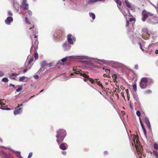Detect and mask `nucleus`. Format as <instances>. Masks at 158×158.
<instances>
[{
    "label": "nucleus",
    "instance_id": "nucleus-6",
    "mask_svg": "<svg viewBox=\"0 0 158 158\" xmlns=\"http://www.w3.org/2000/svg\"><path fill=\"white\" fill-rule=\"evenodd\" d=\"M22 108H19L17 106L15 108V110L14 111V114L15 115L18 114L20 113L22 110Z\"/></svg>",
    "mask_w": 158,
    "mask_h": 158
},
{
    "label": "nucleus",
    "instance_id": "nucleus-8",
    "mask_svg": "<svg viewBox=\"0 0 158 158\" xmlns=\"http://www.w3.org/2000/svg\"><path fill=\"white\" fill-rule=\"evenodd\" d=\"M47 63L46 61H42L41 63V67L40 68V69H42L43 68V70L47 68Z\"/></svg>",
    "mask_w": 158,
    "mask_h": 158
},
{
    "label": "nucleus",
    "instance_id": "nucleus-5",
    "mask_svg": "<svg viewBox=\"0 0 158 158\" xmlns=\"http://www.w3.org/2000/svg\"><path fill=\"white\" fill-rule=\"evenodd\" d=\"M27 0H23L20 7L23 10H27L28 9V5L26 3Z\"/></svg>",
    "mask_w": 158,
    "mask_h": 158
},
{
    "label": "nucleus",
    "instance_id": "nucleus-28",
    "mask_svg": "<svg viewBox=\"0 0 158 158\" xmlns=\"http://www.w3.org/2000/svg\"><path fill=\"white\" fill-rule=\"evenodd\" d=\"M34 56L35 59H37L38 58V54L37 52H35Z\"/></svg>",
    "mask_w": 158,
    "mask_h": 158
},
{
    "label": "nucleus",
    "instance_id": "nucleus-18",
    "mask_svg": "<svg viewBox=\"0 0 158 158\" xmlns=\"http://www.w3.org/2000/svg\"><path fill=\"white\" fill-rule=\"evenodd\" d=\"M89 15L90 17L92 18L93 20H94L95 18V15L93 13H89Z\"/></svg>",
    "mask_w": 158,
    "mask_h": 158
},
{
    "label": "nucleus",
    "instance_id": "nucleus-19",
    "mask_svg": "<svg viewBox=\"0 0 158 158\" xmlns=\"http://www.w3.org/2000/svg\"><path fill=\"white\" fill-rule=\"evenodd\" d=\"M88 80H89L90 81L92 84L95 83L96 82V81H95V80H94L93 78H89H89H88Z\"/></svg>",
    "mask_w": 158,
    "mask_h": 158
},
{
    "label": "nucleus",
    "instance_id": "nucleus-63",
    "mask_svg": "<svg viewBox=\"0 0 158 158\" xmlns=\"http://www.w3.org/2000/svg\"><path fill=\"white\" fill-rule=\"evenodd\" d=\"M121 96L123 97L124 98V93H123V92H121Z\"/></svg>",
    "mask_w": 158,
    "mask_h": 158
},
{
    "label": "nucleus",
    "instance_id": "nucleus-3",
    "mask_svg": "<svg viewBox=\"0 0 158 158\" xmlns=\"http://www.w3.org/2000/svg\"><path fill=\"white\" fill-rule=\"evenodd\" d=\"M142 15L143 17L142 20V21H145L148 16H152L153 15V14L151 13L148 12L146 10H144L142 12Z\"/></svg>",
    "mask_w": 158,
    "mask_h": 158
},
{
    "label": "nucleus",
    "instance_id": "nucleus-57",
    "mask_svg": "<svg viewBox=\"0 0 158 158\" xmlns=\"http://www.w3.org/2000/svg\"><path fill=\"white\" fill-rule=\"evenodd\" d=\"M134 20V19L133 18H131L129 19V21L130 22H131Z\"/></svg>",
    "mask_w": 158,
    "mask_h": 158
},
{
    "label": "nucleus",
    "instance_id": "nucleus-51",
    "mask_svg": "<svg viewBox=\"0 0 158 158\" xmlns=\"http://www.w3.org/2000/svg\"><path fill=\"white\" fill-rule=\"evenodd\" d=\"M67 46V44L66 43H64L63 45V47L64 48H66Z\"/></svg>",
    "mask_w": 158,
    "mask_h": 158
},
{
    "label": "nucleus",
    "instance_id": "nucleus-32",
    "mask_svg": "<svg viewBox=\"0 0 158 158\" xmlns=\"http://www.w3.org/2000/svg\"><path fill=\"white\" fill-rule=\"evenodd\" d=\"M16 154L17 156L19 157H20L21 156V155H20V152H16Z\"/></svg>",
    "mask_w": 158,
    "mask_h": 158
},
{
    "label": "nucleus",
    "instance_id": "nucleus-24",
    "mask_svg": "<svg viewBox=\"0 0 158 158\" xmlns=\"http://www.w3.org/2000/svg\"><path fill=\"white\" fill-rule=\"evenodd\" d=\"M135 147L136 148V150L138 154V155H139L141 153L140 151H139V148L138 146L136 145H135Z\"/></svg>",
    "mask_w": 158,
    "mask_h": 158
},
{
    "label": "nucleus",
    "instance_id": "nucleus-45",
    "mask_svg": "<svg viewBox=\"0 0 158 158\" xmlns=\"http://www.w3.org/2000/svg\"><path fill=\"white\" fill-rule=\"evenodd\" d=\"M105 71L106 73L107 74H109L110 72V70L109 69H105Z\"/></svg>",
    "mask_w": 158,
    "mask_h": 158
},
{
    "label": "nucleus",
    "instance_id": "nucleus-62",
    "mask_svg": "<svg viewBox=\"0 0 158 158\" xmlns=\"http://www.w3.org/2000/svg\"><path fill=\"white\" fill-rule=\"evenodd\" d=\"M37 48H38V47H37V46H35L34 47V49H35V51L36 50H37Z\"/></svg>",
    "mask_w": 158,
    "mask_h": 158
},
{
    "label": "nucleus",
    "instance_id": "nucleus-4",
    "mask_svg": "<svg viewBox=\"0 0 158 158\" xmlns=\"http://www.w3.org/2000/svg\"><path fill=\"white\" fill-rule=\"evenodd\" d=\"M76 74H80L81 76H83L85 78L83 79V80L84 81L86 82L88 80V78H89V76L88 75V72H86L85 73L83 72H80L79 71H77L75 72Z\"/></svg>",
    "mask_w": 158,
    "mask_h": 158
},
{
    "label": "nucleus",
    "instance_id": "nucleus-41",
    "mask_svg": "<svg viewBox=\"0 0 158 158\" xmlns=\"http://www.w3.org/2000/svg\"><path fill=\"white\" fill-rule=\"evenodd\" d=\"M19 75V74L15 73H12L11 74V77L13 76H16Z\"/></svg>",
    "mask_w": 158,
    "mask_h": 158
},
{
    "label": "nucleus",
    "instance_id": "nucleus-26",
    "mask_svg": "<svg viewBox=\"0 0 158 158\" xmlns=\"http://www.w3.org/2000/svg\"><path fill=\"white\" fill-rule=\"evenodd\" d=\"M97 84L100 87L102 88V89L103 88V87L101 83H100V81H97Z\"/></svg>",
    "mask_w": 158,
    "mask_h": 158
},
{
    "label": "nucleus",
    "instance_id": "nucleus-9",
    "mask_svg": "<svg viewBox=\"0 0 158 158\" xmlns=\"http://www.w3.org/2000/svg\"><path fill=\"white\" fill-rule=\"evenodd\" d=\"M76 41V38L74 36L70 35V44H73Z\"/></svg>",
    "mask_w": 158,
    "mask_h": 158
},
{
    "label": "nucleus",
    "instance_id": "nucleus-10",
    "mask_svg": "<svg viewBox=\"0 0 158 158\" xmlns=\"http://www.w3.org/2000/svg\"><path fill=\"white\" fill-rule=\"evenodd\" d=\"M63 33V31L62 30H57L56 31V34L58 36H61Z\"/></svg>",
    "mask_w": 158,
    "mask_h": 158
},
{
    "label": "nucleus",
    "instance_id": "nucleus-56",
    "mask_svg": "<svg viewBox=\"0 0 158 158\" xmlns=\"http://www.w3.org/2000/svg\"><path fill=\"white\" fill-rule=\"evenodd\" d=\"M34 78L35 79H37L39 78V76L38 75H36L34 76Z\"/></svg>",
    "mask_w": 158,
    "mask_h": 158
},
{
    "label": "nucleus",
    "instance_id": "nucleus-11",
    "mask_svg": "<svg viewBox=\"0 0 158 158\" xmlns=\"http://www.w3.org/2000/svg\"><path fill=\"white\" fill-rule=\"evenodd\" d=\"M144 121L146 123L147 126L149 128H150L151 126L149 121L147 117H145L144 118Z\"/></svg>",
    "mask_w": 158,
    "mask_h": 158
},
{
    "label": "nucleus",
    "instance_id": "nucleus-17",
    "mask_svg": "<svg viewBox=\"0 0 158 158\" xmlns=\"http://www.w3.org/2000/svg\"><path fill=\"white\" fill-rule=\"evenodd\" d=\"M143 33L142 34V35H144L145 34H147V33H148V30L146 28H144L142 30Z\"/></svg>",
    "mask_w": 158,
    "mask_h": 158
},
{
    "label": "nucleus",
    "instance_id": "nucleus-22",
    "mask_svg": "<svg viewBox=\"0 0 158 158\" xmlns=\"http://www.w3.org/2000/svg\"><path fill=\"white\" fill-rule=\"evenodd\" d=\"M112 78L113 79V81L114 82L116 81V80L117 78V76L115 74H113L112 76Z\"/></svg>",
    "mask_w": 158,
    "mask_h": 158
},
{
    "label": "nucleus",
    "instance_id": "nucleus-15",
    "mask_svg": "<svg viewBox=\"0 0 158 158\" xmlns=\"http://www.w3.org/2000/svg\"><path fill=\"white\" fill-rule=\"evenodd\" d=\"M125 3L127 7L130 8L131 7V5L128 0H125Z\"/></svg>",
    "mask_w": 158,
    "mask_h": 158
},
{
    "label": "nucleus",
    "instance_id": "nucleus-13",
    "mask_svg": "<svg viewBox=\"0 0 158 158\" xmlns=\"http://www.w3.org/2000/svg\"><path fill=\"white\" fill-rule=\"evenodd\" d=\"M115 2L117 4L118 8L120 9V6L122 5V3L121 1L119 0H116Z\"/></svg>",
    "mask_w": 158,
    "mask_h": 158
},
{
    "label": "nucleus",
    "instance_id": "nucleus-36",
    "mask_svg": "<svg viewBox=\"0 0 158 158\" xmlns=\"http://www.w3.org/2000/svg\"><path fill=\"white\" fill-rule=\"evenodd\" d=\"M136 114L138 117H139L140 116V112L139 110L137 111L136 112Z\"/></svg>",
    "mask_w": 158,
    "mask_h": 158
},
{
    "label": "nucleus",
    "instance_id": "nucleus-1",
    "mask_svg": "<svg viewBox=\"0 0 158 158\" xmlns=\"http://www.w3.org/2000/svg\"><path fill=\"white\" fill-rule=\"evenodd\" d=\"M66 135V132L64 130L60 129L57 131V134L56 135V137L57 138L56 141L58 144L62 142Z\"/></svg>",
    "mask_w": 158,
    "mask_h": 158
},
{
    "label": "nucleus",
    "instance_id": "nucleus-2",
    "mask_svg": "<svg viewBox=\"0 0 158 158\" xmlns=\"http://www.w3.org/2000/svg\"><path fill=\"white\" fill-rule=\"evenodd\" d=\"M148 81L146 77H143L141 79L139 85L141 89H144L146 88L148 86Z\"/></svg>",
    "mask_w": 158,
    "mask_h": 158
},
{
    "label": "nucleus",
    "instance_id": "nucleus-53",
    "mask_svg": "<svg viewBox=\"0 0 158 158\" xmlns=\"http://www.w3.org/2000/svg\"><path fill=\"white\" fill-rule=\"evenodd\" d=\"M137 137L135 136V137H134L133 139V141L134 142H135V140L136 139Z\"/></svg>",
    "mask_w": 158,
    "mask_h": 158
},
{
    "label": "nucleus",
    "instance_id": "nucleus-21",
    "mask_svg": "<svg viewBox=\"0 0 158 158\" xmlns=\"http://www.w3.org/2000/svg\"><path fill=\"white\" fill-rule=\"evenodd\" d=\"M9 80L6 77H4L2 78V81L4 82H8Z\"/></svg>",
    "mask_w": 158,
    "mask_h": 158
},
{
    "label": "nucleus",
    "instance_id": "nucleus-33",
    "mask_svg": "<svg viewBox=\"0 0 158 158\" xmlns=\"http://www.w3.org/2000/svg\"><path fill=\"white\" fill-rule=\"evenodd\" d=\"M125 90H126V93H127V98H130V95H129V90H128V89H126Z\"/></svg>",
    "mask_w": 158,
    "mask_h": 158
},
{
    "label": "nucleus",
    "instance_id": "nucleus-23",
    "mask_svg": "<svg viewBox=\"0 0 158 158\" xmlns=\"http://www.w3.org/2000/svg\"><path fill=\"white\" fill-rule=\"evenodd\" d=\"M133 88L135 91L136 92L137 91V89L136 84H135L133 85Z\"/></svg>",
    "mask_w": 158,
    "mask_h": 158
},
{
    "label": "nucleus",
    "instance_id": "nucleus-44",
    "mask_svg": "<svg viewBox=\"0 0 158 158\" xmlns=\"http://www.w3.org/2000/svg\"><path fill=\"white\" fill-rule=\"evenodd\" d=\"M32 155V152L30 153L27 158H31Z\"/></svg>",
    "mask_w": 158,
    "mask_h": 158
},
{
    "label": "nucleus",
    "instance_id": "nucleus-61",
    "mask_svg": "<svg viewBox=\"0 0 158 158\" xmlns=\"http://www.w3.org/2000/svg\"><path fill=\"white\" fill-rule=\"evenodd\" d=\"M120 88L122 89H125V87H123V86L122 85L120 86Z\"/></svg>",
    "mask_w": 158,
    "mask_h": 158
},
{
    "label": "nucleus",
    "instance_id": "nucleus-52",
    "mask_svg": "<svg viewBox=\"0 0 158 158\" xmlns=\"http://www.w3.org/2000/svg\"><path fill=\"white\" fill-rule=\"evenodd\" d=\"M10 86H12L14 88H16V86L15 87L14 85H13L12 84H10Z\"/></svg>",
    "mask_w": 158,
    "mask_h": 158
},
{
    "label": "nucleus",
    "instance_id": "nucleus-31",
    "mask_svg": "<svg viewBox=\"0 0 158 158\" xmlns=\"http://www.w3.org/2000/svg\"><path fill=\"white\" fill-rule=\"evenodd\" d=\"M154 147L155 149H158V144L156 143H154Z\"/></svg>",
    "mask_w": 158,
    "mask_h": 158
},
{
    "label": "nucleus",
    "instance_id": "nucleus-47",
    "mask_svg": "<svg viewBox=\"0 0 158 158\" xmlns=\"http://www.w3.org/2000/svg\"><path fill=\"white\" fill-rule=\"evenodd\" d=\"M4 75V73L2 71H0V77H2Z\"/></svg>",
    "mask_w": 158,
    "mask_h": 158
},
{
    "label": "nucleus",
    "instance_id": "nucleus-16",
    "mask_svg": "<svg viewBox=\"0 0 158 158\" xmlns=\"http://www.w3.org/2000/svg\"><path fill=\"white\" fill-rule=\"evenodd\" d=\"M60 148L63 150H64L66 149V148L65 147V145L64 143H62L60 146Z\"/></svg>",
    "mask_w": 158,
    "mask_h": 158
},
{
    "label": "nucleus",
    "instance_id": "nucleus-14",
    "mask_svg": "<svg viewBox=\"0 0 158 158\" xmlns=\"http://www.w3.org/2000/svg\"><path fill=\"white\" fill-rule=\"evenodd\" d=\"M68 58L67 57H66L65 58H64L61 60H60L59 61L58 64H61V62H62L63 63L65 62L67 60H68Z\"/></svg>",
    "mask_w": 158,
    "mask_h": 158
},
{
    "label": "nucleus",
    "instance_id": "nucleus-29",
    "mask_svg": "<svg viewBox=\"0 0 158 158\" xmlns=\"http://www.w3.org/2000/svg\"><path fill=\"white\" fill-rule=\"evenodd\" d=\"M26 78V77H22L19 79V81H24Z\"/></svg>",
    "mask_w": 158,
    "mask_h": 158
},
{
    "label": "nucleus",
    "instance_id": "nucleus-34",
    "mask_svg": "<svg viewBox=\"0 0 158 158\" xmlns=\"http://www.w3.org/2000/svg\"><path fill=\"white\" fill-rule=\"evenodd\" d=\"M39 42L37 40H36L35 42H34V45L35 46H37L38 45V44Z\"/></svg>",
    "mask_w": 158,
    "mask_h": 158
},
{
    "label": "nucleus",
    "instance_id": "nucleus-58",
    "mask_svg": "<svg viewBox=\"0 0 158 158\" xmlns=\"http://www.w3.org/2000/svg\"><path fill=\"white\" fill-rule=\"evenodd\" d=\"M67 40H68V42L69 43V34H68V35H67Z\"/></svg>",
    "mask_w": 158,
    "mask_h": 158
},
{
    "label": "nucleus",
    "instance_id": "nucleus-49",
    "mask_svg": "<svg viewBox=\"0 0 158 158\" xmlns=\"http://www.w3.org/2000/svg\"><path fill=\"white\" fill-rule=\"evenodd\" d=\"M129 21L128 20H127L126 23V26L127 27L129 25Z\"/></svg>",
    "mask_w": 158,
    "mask_h": 158
},
{
    "label": "nucleus",
    "instance_id": "nucleus-20",
    "mask_svg": "<svg viewBox=\"0 0 158 158\" xmlns=\"http://www.w3.org/2000/svg\"><path fill=\"white\" fill-rule=\"evenodd\" d=\"M152 152L153 155L155 156L156 158H158V153L156 151H154Z\"/></svg>",
    "mask_w": 158,
    "mask_h": 158
},
{
    "label": "nucleus",
    "instance_id": "nucleus-25",
    "mask_svg": "<svg viewBox=\"0 0 158 158\" xmlns=\"http://www.w3.org/2000/svg\"><path fill=\"white\" fill-rule=\"evenodd\" d=\"M147 80H148V82L149 84H151L152 83H153V80L152 79L148 78H147Z\"/></svg>",
    "mask_w": 158,
    "mask_h": 158
},
{
    "label": "nucleus",
    "instance_id": "nucleus-12",
    "mask_svg": "<svg viewBox=\"0 0 158 158\" xmlns=\"http://www.w3.org/2000/svg\"><path fill=\"white\" fill-rule=\"evenodd\" d=\"M150 36V34L148 33H147V34H145L144 35H142V37L143 38L147 40L148 39Z\"/></svg>",
    "mask_w": 158,
    "mask_h": 158
},
{
    "label": "nucleus",
    "instance_id": "nucleus-30",
    "mask_svg": "<svg viewBox=\"0 0 158 158\" xmlns=\"http://www.w3.org/2000/svg\"><path fill=\"white\" fill-rule=\"evenodd\" d=\"M142 128L143 130V133H144V134L145 135V136H146V135H147V132H146V130L145 129V128L144 127H142Z\"/></svg>",
    "mask_w": 158,
    "mask_h": 158
},
{
    "label": "nucleus",
    "instance_id": "nucleus-60",
    "mask_svg": "<svg viewBox=\"0 0 158 158\" xmlns=\"http://www.w3.org/2000/svg\"><path fill=\"white\" fill-rule=\"evenodd\" d=\"M27 70H28V69H25L23 72V73H25L27 71Z\"/></svg>",
    "mask_w": 158,
    "mask_h": 158
},
{
    "label": "nucleus",
    "instance_id": "nucleus-59",
    "mask_svg": "<svg viewBox=\"0 0 158 158\" xmlns=\"http://www.w3.org/2000/svg\"><path fill=\"white\" fill-rule=\"evenodd\" d=\"M135 68L136 69H138V65L136 64L135 65Z\"/></svg>",
    "mask_w": 158,
    "mask_h": 158
},
{
    "label": "nucleus",
    "instance_id": "nucleus-50",
    "mask_svg": "<svg viewBox=\"0 0 158 158\" xmlns=\"http://www.w3.org/2000/svg\"><path fill=\"white\" fill-rule=\"evenodd\" d=\"M76 57L74 56H70V60H71L72 59H75V58Z\"/></svg>",
    "mask_w": 158,
    "mask_h": 158
},
{
    "label": "nucleus",
    "instance_id": "nucleus-43",
    "mask_svg": "<svg viewBox=\"0 0 158 158\" xmlns=\"http://www.w3.org/2000/svg\"><path fill=\"white\" fill-rule=\"evenodd\" d=\"M139 120L140 123V124H141L142 127H144L143 125V123H142V122L141 121V119L140 118H139Z\"/></svg>",
    "mask_w": 158,
    "mask_h": 158
},
{
    "label": "nucleus",
    "instance_id": "nucleus-39",
    "mask_svg": "<svg viewBox=\"0 0 158 158\" xmlns=\"http://www.w3.org/2000/svg\"><path fill=\"white\" fill-rule=\"evenodd\" d=\"M13 15L11 11H8V15L9 16H12Z\"/></svg>",
    "mask_w": 158,
    "mask_h": 158
},
{
    "label": "nucleus",
    "instance_id": "nucleus-27",
    "mask_svg": "<svg viewBox=\"0 0 158 158\" xmlns=\"http://www.w3.org/2000/svg\"><path fill=\"white\" fill-rule=\"evenodd\" d=\"M25 21L26 23L28 24H30L31 23L30 21L28 20L27 17H26L25 18Z\"/></svg>",
    "mask_w": 158,
    "mask_h": 158
},
{
    "label": "nucleus",
    "instance_id": "nucleus-38",
    "mask_svg": "<svg viewBox=\"0 0 158 158\" xmlns=\"http://www.w3.org/2000/svg\"><path fill=\"white\" fill-rule=\"evenodd\" d=\"M33 57L30 58L28 62V64H30L31 63V62L33 61Z\"/></svg>",
    "mask_w": 158,
    "mask_h": 158
},
{
    "label": "nucleus",
    "instance_id": "nucleus-40",
    "mask_svg": "<svg viewBox=\"0 0 158 158\" xmlns=\"http://www.w3.org/2000/svg\"><path fill=\"white\" fill-rule=\"evenodd\" d=\"M22 89V88L21 86H20V87L18 89H17L16 90V91L17 92H19Z\"/></svg>",
    "mask_w": 158,
    "mask_h": 158
},
{
    "label": "nucleus",
    "instance_id": "nucleus-46",
    "mask_svg": "<svg viewBox=\"0 0 158 158\" xmlns=\"http://www.w3.org/2000/svg\"><path fill=\"white\" fill-rule=\"evenodd\" d=\"M52 63H50L49 64L47 63V66H48V67H50L52 66Z\"/></svg>",
    "mask_w": 158,
    "mask_h": 158
},
{
    "label": "nucleus",
    "instance_id": "nucleus-48",
    "mask_svg": "<svg viewBox=\"0 0 158 158\" xmlns=\"http://www.w3.org/2000/svg\"><path fill=\"white\" fill-rule=\"evenodd\" d=\"M146 93H148V94L150 93H152V91L148 89L146 91Z\"/></svg>",
    "mask_w": 158,
    "mask_h": 158
},
{
    "label": "nucleus",
    "instance_id": "nucleus-64",
    "mask_svg": "<svg viewBox=\"0 0 158 158\" xmlns=\"http://www.w3.org/2000/svg\"><path fill=\"white\" fill-rule=\"evenodd\" d=\"M0 104L2 105H5V104L4 103L2 102H1L0 103Z\"/></svg>",
    "mask_w": 158,
    "mask_h": 158
},
{
    "label": "nucleus",
    "instance_id": "nucleus-35",
    "mask_svg": "<svg viewBox=\"0 0 158 158\" xmlns=\"http://www.w3.org/2000/svg\"><path fill=\"white\" fill-rule=\"evenodd\" d=\"M97 1V0H89L88 1L89 3H91L92 2H94Z\"/></svg>",
    "mask_w": 158,
    "mask_h": 158
},
{
    "label": "nucleus",
    "instance_id": "nucleus-55",
    "mask_svg": "<svg viewBox=\"0 0 158 158\" xmlns=\"http://www.w3.org/2000/svg\"><path fill=\"white\" fill-rule=\"evenodd\" d=\"M139 137H138V136L136 138V143H138V142H139Z\"/></svg>",
    "mask_w": 158,
    "mask_h": 158
},
{
    "label": "nucleus",
    "instance_id": "nucleus-7",
    "mask_svg": "<svg viewBox=\"0 0 158 158\" xmlns=\"http://www.w3.org/2000/svg\"><path fill=\"white\" fill-rule=\"evenodd\" d=\"M13 21L12 17L10 16L8 17L5 20V23L8 25L10 24V23Z\"/></svg>",
    "mask_w": 158,
    "mask_h": 158
},
{
    "label": "nucleus",
    "instance_id": "nucleus-54",
    "mask_svg": "<svg viewBox=\"0 0 158 158\" xmlns=\"http://www.w3.org/2000/svg\"><path fill=\"white\" fill-rule=\"evenodd\" d=\"M139 45H140V49L142 50L143 51L144 50L143 49V48H142V45H141V43H139Z\"/></svg>",
    "mask_w": 158,
    "mask_h": 158
},
{
    "label": "nucleus",
    "instance_id": "nucleus-37",
    "mask_svg": "<svg viewBox=\"0 0 158 158\" xmlns=\"http://www.w3.org/2000/svg\"><path fill=\"white\" fill-rule=\"evenodd\" d=\"M103 76L104 77H106L108 78L110 77L109 76V74H103Z\"/></svg>",
    "mask_w": 158,
    "mask_h": 158
},
{
    "label": "nucleus",
    "instance_id": "nucleus-42",
    "mask_svg": "<svg viewBox=\"0 0 158 158\" xmlns=\"http://www.w3.org/2000/svg\"><path fill=\"white\" fill-rule=\"evenodd\" d=\"M28 14L30 16H31L32 14V12L30 10H29L28 11Z\"/></svg>",
    "mask_w": 158,
    "mask_h": 158
}]
</instances>
